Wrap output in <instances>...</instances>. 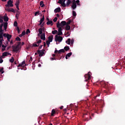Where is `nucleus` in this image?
Returning <instances> with one entry per match:
<instances>
[{
    "mask_svg": "<svg viewBox=\"0 0 125 125\" xmlns=\"http://www.w3.org/2000/svg\"><path fill=\"white\" fill-rule=\"evenodd\" d=\"M61 11V8L60 7L57 8L54 10V12L57 13V12H60Z\"/></svg>",
    "mask_w": 125,
    "mask_h": 125,
    "instance_id": "nucleus-11",
    "label": "nucleus"
},
{
    "mask_svg": "<svg viewBox=\"0 0 125 125\" xmlns=\"http://www.w3.org/2000/svg\"><path fill=\"white\" fill-rule=\"evenodd\" d=\"M61 27H62L61 23H59V21L58 22L57 24V27L58 28V29H59V28H62Z\"/></svg>",
    "mask_w": 125,
    "mask_h": 125,
    "instance_id": "nucleus-20",
    "label": "nucleus"
},
{
    "mask_svg": "<svg viewBox=\"0 0 125 125\" xmlns=\"http://www.w3.org/2000/svg\"><path fill=\"white\" fill-rule=\"evenodd\" d=\"M8 25V23L7 22H3L4 29L5 30L7 29V25Z\"/></svg>",
    "mask_w": 125,
    "mask_h": 125,
    "instance_id": "nucleus-10",
    "label": "nucleus"
},
{
    "mask_svg": "<svg viewBox=\"0 0 125 125\" xmlns=\"http://www.w3.org/2000/svg\"><path fill=\"white\" fill-rule=\"evenodd\" d=\"M10 44H13V40H11L10 42Z\"/></svg>",
    "mask_w": 125,
    "mask_h": 125,
    "instance_id": "nucleus-61",
    "label": "nucleus"
},
{
    "mask_svg": "<svg viewBox=\"0 0 125 125\" xmlns=\"http://www.w3.org/2000/svg\"><path fill=\"white\" fill-rule=\"evenodd\" d=\"M0 23H3V20L1 19H0Z\"/></svg>",
    "mask_w": 125,
    "mask_h": 125,
    "instance_id": "nucleus-59",
    "label": "nucleus"
},
{
    "mask_svg": "<svg viewBox=\"0 0 125 125\" xmlns=\"http://www.w3.org/2000/svg\"><path fill=\"white\" fill-rule=\"evenodd\" d=\"M42 42V41L41 40H40L39 41H38L37 42V43H41Z\"/></svg>",
    "mask_w": 125,
    "mask_h": 125,
    "instance_id": "nucleus-58",
    "label": "nucleus"
},
{
    "mask_svg": "<svg viewBox=\"0 0 125 125\" xmlns=\"http://www.w3.org/2000/svg\"><path fill=\"white\" fill-rule=\"evenodd\" d=\"M64 49L65 50V51H68L70 49V47H69L68 46H66L64 47Z\"/></svg>",
    "mask_w": 125,
    "mask_h": 125,
    "instance_id": "nucleus-26",
    "label": "nucleus"
},
{
    "mask_svg": "<svg viewBox=\"0 0 125 125\" xmlns=\"http://www.w3.org/2000/svg\"><path fill=\"white\" fill-rule=\"evenodd\" d=\"M40 4L41 7H44V4L43 3V1H41Z\"/></svg>",
    "mask_w": 125,
    "mask_h": 125,
    "instance_id": "nucleus-23",
    "label": "nucleus"
},
{
    "mask_svg": "<svg viewBox=\"0 0 125 125\" xmlns=\"http://www.w3.org/2000/svg\"><path fill=\"white\" fill-rule=\"evenodd\" d=\"M44 51H45V50L44 49H43L42 50H38L37 51V53L39 54L40 57H42V56H43L44 55Z\"/></svg>",
    "mask_w": 125,
    "mask_h": 125,
    "instance_id": "nucleus-2",
    "label": "nucleus"
},
{
    "mask_svg": "<svg viewBox=\"0 0 125 125\" xmlns=\"http://www.w3.org/2000/svg\"><path fill=\"white\" fill-rule=\"evenodd\" d=\"M33 46H34V47H38V46H39V45L37 44L33 43Z\"/></svg>",
    "mask_w": 125,
    "mask_h": 125,
    "instance_id": "nucleus-47",
    "label": "nucleus"
},
{
    "mask_svg": "<svg viewBox=\"0 0 125 125\" xmlns=\"http://www.w3.org/2000/svg\"><path fill=\"white\" fill-rule=\"evenodd\" d=\"M62 35H63V33H62V28H59L58 29V36H62Z\"/></svg>",
    "mask_w": 125,
    "mask_h": 125,
    "instance_id": "nucleus-8",
    "label": "nucleus"
},
{
    "mask_svg": "<svg viewBox=\"0 0 125 125\" xmlns=\"http://www.w3.org/2000/svg\"><path fill=\"white\" fill-rule=\"evenodd\" d=\"M55 41L59 42H61L63 41V38L61 36H58V35H55Z\"/></svg>",
    "mask_w": 125,
    "mask_h": 125,
    "instance_id": "nucleus-1",
    "label": "nucleus"
},
{
    "mask_svg": "<svg viewBox=\"0 0 125 125\" xmlns=\"http://www.w3.org/2000/svg\"><path fill=\"white\" fill-rule=\"evenodd\" d=\"M44 21V16H42V18L40 20V24H42V22Z\"/></svg>",
    "mask_w": 125,
    "mask_h": 125,
    "instance_id": "nucleus-21",
    "label": "nucleus"
},
{
    "mask_svg": "<svg viewBox=\"0 0 125 125\" xmlns=\"http://www.w3.org/2000/svg\"><path fill=\"white\" fill-rule=\"evenodd\" d=\"M71 29V26L70 25H65V30L66 31H69Z\"/></svg>",
    "mask_w": 125,
    "mask_h": 125,
    "instance_id": "nucleus-17",
    "label": "nucleus"
},
{
    "mask_svg": "<svg viewBox=\"0 0 125 125\" xmlns=\"http://www.w3.org/2000/svg\"><path fill=\"white\" fill-rule=\"evenodd\" d=\"M20 3V2L19 1H17L16 3H15V5L16 6H19Z\"/></svg>",
    "mask_w": 125,
    "mask_h": 125,
    "instance_id": "nucleus-36",
    "label": "nucleus"
},
{
    "mask_svg": "<svg viewBox=\"0 0 125 125\" xmlns=\"http://www.w3.org/2000/svg\"><path fill=\"white\" fill-rule=\"evenodd\" d=\"M18 17H19L18 14H16V18L17 19H18Z\"/></svg>",
    "mask_w": 125,
    "mask_h": 125,
    "instance_id": "nucleus-63",
    "label": "nucleus"
},
{
    "mask_svg": "<svg viewBox=\"0 0 125 125\" xmlns=\"http://www.w3.org/2000/svg\"><path fill=\"white\" fill-rule=\"evenodd\" d=\"M70 42H71V44H73V43H74V39H71Z\"/></svg>",
    "mask_w": 125,
    "mask_h": 125,
    "instance_id": "nucleus-54",
    "label": "nucleus"
},
{
    "mask_svg": "<svg viewBox=\"0 0 125 125\" xmlns=\"http://www.w3.org/2000/svg\"><path fill=\"white\" fill-rule=\"evenodd\" d=\"M56 113V111H55V109H53L52 110L51 116L52 117H54V114Z\"/></svg>",
    "mask_w": 125,
    "mask_h": 125,
    "instance_id": "nucleus-13",
    "label": "nucleus"
},
{
    "mask_svg": "<svg viewBox=\"0 0 125 125\" xmlns=\"http://www.w3.org/2000/svg\"><path fill=\"white\" fill-rule=\"evenodd\" d=\"M71 22H72V21H71V20H69L68 21L66 22V25H70V24H71Z\"/></svg>",
    "mask_w": 125,
    "mask_h": 125,
    "instance_id": "nucleus-38",
    "label": "nucleus"
},
{
    "mask_svg": "<svg viewBox=\"0 0 125 125\" xmlns=\"http://www.w3.org/2000/svg\"><path fill=\"white\" fill-rule=\"evenodd\" d=\"M71 7L73 10H75V9L77 8V4L76 3V0H72V5L71 6Z\"/></svg>",
    "mask_w": 125,
    "mask_h": 125,
    "instance_id": "nucleus-6",
    "label": "nucleus"
},
{
    "mask_svg": "<svg viewBox=\"0 0 125 125\" xmlns=\"http://www.w3.org/2000/svg\"><path fill=\"white\" fill-rule=\"evenodd\" d=\"M66 43H67V44H71V39L69 38L67 39V41H66Z\"/></svg>",
    "mask_w": 125,
    "mask_h": 125,
    "instance_id": "nucleus-25",
    "label": "nucleus"
},
{
    "mask_svg": "<svg viewBox=\"0 0 125 125\" xmlns=\"http://www.w3.org/2000/svg\"><path fill=\"white\" fill-rule=\"evenodd\" d=\"M22 65L23 66H24V65H25V64H26V62H25V61H23L21 63Z\"/></svg>",
    "mask_w": 125,
    "mask_h": 125,
    "instance_id": "nucleus-55",
    "label": "nucleus"
},
{
    "mask_svg": "<svg viewBox=\"0 0 125 125\" xmlns=\"http://www.w3.org/2000/svg\"><path fill=\"white\" fill-rule=\"evenodd\" d=\"M72 55V52L68 53L65 56V59H68V57H71Z\"/></svg>",
    "mask_w": 125,
    "mask_h": 125,
    "instance_id": "nucleus-15",
    "label": "nucleus"
},
{
    "mask_svg": "<svg viewBox=\"0 0 125 125\" xmlns=\"http://www.w3.org/2000/svg\"><path fill=\"white\" fill-rule=\"evenodd\" d=\"M42 45H41L40 46L39 48V49H42Z\"/></svg>",
    "mask_w": 125,
    "mask_h": 125,
    "instance_id": "nucleus-64",
    "label": "nucleus"
},
{
    "mask_svg": "<svg viewBox=\"0 0 125 125\" xmlns=\"http://www.w3.org/2000/svg\"><path fill=\"white\" fill-rule=\"evenodd\" d=\"M3 26V23H1L0 25V28L2 29V27Z\"/></svg>",
    "mask_w": 125,
    "mask_h": 125,
    "instance_id": "nucleus-56",
    "label": "nucleus"
},
{
    "mask_svg": "<svg viewBox=\"0 0 125 125\" xmlns=\"http://www.w3.org/2000/svg\"><path fill=\"white\" fill-rule=\"evenodd\" d=\"M2 37H4V38H7V34H6V33L3 34Z\"/></svg>",
    "mask_w": 125,
    "mask_h": 125,
    "instance_id": "nucleus-45",
    "label": "nucleus"
},
{
    "mask_svg": "<svg viewBox=\"0 0 125 125\" xmlns=\"http://www.w3.org/2000/svg\"><path fill=\"white\" fill-rule=\"evenodd\" d=\"M91 76V75L89 74V72H88L87 74H85L84 75L85 82H87V81H89V80H90Z\"/></svg>",
    "mask_w": 125,
    "mask_h": 125,
    "instance_id": "nucleus-5",
    "label": "nucleus"
},
{
    "mask_svg": "<svg viewBox=\"0 0 125 125\" xmlns=\"http://www.w3.org/2000/svg\"><path fill=\"white\" fill-rule=\"evenodd\" d=\"M72 14H73V16H74V17L77 16V13H76V11H72Z\"/></svg>",
    "mask_w": 125,
    "mask_h": 125,
    "instance_id": "nucleus-34",
    "label": "nucleus"
},
{
    "mask_svg": "<svg viewBox=\"0 0 125 125\" xmlns=\"http://www.w3.org/2000/svg\"><path fill=\"white\" fill-rule=\"evenodd\" d=\"M12 48L14 52H18L19 51V47H18V45H13L12 46Z\"/></svg>",
    "mask_w": 125,
    "mask_h": 125,
    "instance_id": "nucleus-4",
    "label": "nucleus"
},
{
    "mask_svg": "<svg viewBox=\"0 0 125 125\" xmlns=\"http://www.w3.org/2000/svg\"><path fill=\"white\" fill-rule=\"evenodd\" d=\"M65 52V50L63 49H60V50H55V53L57 54H61L62 53H64Z\"/></svg>",
    "mask_w": 125,
    "mask_h": 125,
    "instance_id": "nucleus-7",
    "label": "nucleus"
},
{
    "mask_svg": "<svg viewBox=\"0 0 125 125\" xmlns=\"http://www.w3.org/2000/svg\"><path fill=\"white\" fill-rule=\"evenodd\" d=\"M46 43L48 47H49V44H50V42H49V41H46Z\"/></svg>",
    "mask_w": 125,
    "mask_h": 125,
    "instance_id": "nucleus-43",
    "label": "nucleus"
},
{
    "mask_svg": "<svg viewBox=\"0 0 125 125\" xmlns=\"http://www.w3.org/2000/svg\"><path fill=\"white\" fill-rule=\"evenodd\" d=\"M47 25H51L52 26L53 25V21H49L46 22Z\"/></svg>",
    "mask_w": 125,
    "mask_h": 125,
    "instance_id": "nucleus-16",
    "label": "nucleus"
},
{
    "mask_svg": "<svg viewBox=\"0 0 125 125\" xmlns=\"http://www.w3.org/2000/svg\"><path fill=\"white\" fill-rule=\"evenodd\" d=\"M2 62H3V60H2V59L1 57H0V63L1 64Z\"/></svg>",
    "mask_w": 125,
    "mask_h": 125,
    "instance_id": "nucleus-50",
    "label": "nucleus"
},
{
    "mask_svg": "<svg viewBox=\"0 0 125 125\" xmlns=\"http://www.w3.org/2000/svg\"><path fill=\"white\" fill-rule=\"evenodd\" d=\"M2 28H0V39H2V35H3Z\"/></svg>",
    "mask_w": 125,
    "mask_h": 125,
    "instance_id": "nucleus-14",
    "label": "nucleus"
},
{
    "mask_svg": "<svg viewBox=\"0 0 125 125\" xmlns=\"http://www.w3.org/2000/svg\"><path fill=\"white\" fill-rule=\"evenodd\" d=\"M12 38V35H10L9 34L7 33V36L6 37L7 39H11Z\"/></svg>",
    "mask_w": 125,
    "mask_h": 125,
    "instance_id": "nucleus-30",
    "label": "nucleus"
},
{
    "mask_svg": "<svg viewBox=\"0 0 125 125\" xmlns=\"http://www.w3.org/2000/svg\"><path fill=\"white\" fill-rule=\"evenodd\" d=\"M32 61H33V58L31 57L29 61V63H32Z\"/></svg>",
    "mask_w": 125,
    "mask_h": 125,
    "instance_id": "nucleus-49",
    "label": "nucleus"
},
{
    "mask_svg": "<svg viewBox=\"0 0 125 125\" xmlns=\"http://www.w3.org/2000/svg\"><path fill=\"white\" fill-rule=\"evenodd\" d=\"M66 0H62V7H66V4H65V2Z\"/></svg>",
    "mask_w": 125,
    "mask_h": 125,
    "instance_id": "nucleus-24",
    "label": "nucleus"
},
{
    "mask_svg": "<svg viewBox=\"0 0 125 125\" xmlns=\"http://www.w3.org/2000/svg\"><path fill=\"white\" fill-rule=\"evenodd\" d=\"M43 46L44 47H45V46H46V43H45V42H43Z\"/></svg>",
    "mask_w": 125,
    "mask_h": 125,
    "instance_id": "nucleus-60",
    "label": "nucleus"
},
{
    "mask_svg": "<svg viewBox=\"0 0 125 125\" xmlns=\"http://www.w3.org/2000/svg\"><path fill=\"white\" fill-rule=\"evenodd\" d=\"M24 65H22L21 63H20L18 67H24Z\"/></svg>",
    "mask_w": 125,
    "mask_h": 125,
    "instance_id": "nucleus-51",
    "label": "nucleus"
},
{
    "mask_svg": "<svg viewBox=\"0 0 125 125\" xmlns=\"http://www.w3.org/2000/svg\"><path fill=\"white\" fill-rule=\"evenodd\" d=\"M37 15H40V12L37 11L35 13V16H37Z\"/></svg>",
    "mask_w": 125,
    "mask_h": 125,
    "instance_id": "nucleus-44",
    "label": "nucleus"
},
{
    "mask_svg": "<svg viewBox=\"0 0 125 125\" xmlns=\"http://www.w3.org/2000/svg\"><path fill=\"white\" fill-rule=\"evenodd\" d=\"M9 61L11 62V63H13V62H14V59L13 57H12V58L9 60Z\"/></svg>",
    "mask_w": 125,
    "mask_h": 125,
    "instance_id": "nucleus-33",
    "label": "nucleus"
},
{
    "mask_svg": "<svg viewBox=\"0 0 125 125\" xmlns=\"http://www.w3.org/2000/svg\"><path fill=\"white\" fill-rule=\"evenodd\" d=\"M2 47L3 48H6V45H4L3 44L2 45Z\"/></svg>",
    "mask_w": 125,
    "mask_h": 125,
    "instance_id": "nucleus-57",
    "label": "nucleus"
},
{
    "mask_svg": "<svg viewBox=\"0 0 125 125\" xmlns=\"http://www.w3.org/2000/svg\"><path fill=\"white\" fill-rule=\"evenodd\" d=\"M41 39L43 41H45V33H43L41 35Z\"/></svg>",
    "mask_w": 125,
    "mask_h": 125,
    "instance_id": "nucleus-9",
    "label": "nucleus"
},
{
    "mask_svg": "<svg viewBox=\"0 0 125 125\" xmlns=\"http://www.w3.org/2000/svg\"><path fill=\"white\" fill-rule=\"evenodd\" d=\"M21 42H18V44L17 45H18V47H19V45H21Z\"/></svg>",
    "mask_w": 125,
    "mask_h": 125,
    "instance_id": "nucleus-62",
    "label": "nucleus"
},
{
    "mask_svg": "<svg viewBox=\"0 0 125 125\" xmlns=\"http://www.w3.org/2000/svg\"><path fill=\"white\" fill-rule=\"evenodd\" d=\"M6 7H13V1L9 0L7 4L5 5Z\"/></svg>",
    "mask_w": 125,
    "mask_h": 125,
    "instance_id": "nucleus-3",
    "label": "nucleus"
},
{
    "mask_svg": "<svg viewBox=\"0 0 125 125\" xmlns=\"http://www.w3.org/2000/svg\"><path fill=\"white\" fill-rule=\"evenodd\" d=\"M14 25L15 27H17L18 26V23H17V21H15L14 23Z\"/></svg>",
    "mask_w": 125,
    "mask_h": 125,
    "instance_id": "nucleus-42",
    "label": "nucleus"
},
{
    "mask_svg": "<svg viewBox=\"0 0 125 125\" xmlns=\"http://www.w3.org/2000/svg\"><path fill=\"white\" fill-rule=\"evenodd\" d=\"M2 56H7V52H5L3 53Z\"/></svg>",
    "mask_w": 125,
    "mask_h": 125,
    "instance_id": "nucleus-37",
    "label": "nucleus"
},
{
    "mask_svg": "<svg viewBox=\"0 0 125 125\" xmlns=\"http://www.w3.org/2000/svg\"><path fill=\"white\" fill-rule=\"evenodd\" d=\"M39 32L40 35H42V28H40L39 30Z\"/></svg>",
    "mask_w": 125,
    "mask_h": 125,
    "instance_id": "nucleus-27",
    "label": "nucleus"
},
{
    "mask_svg": "<svg viewBox=\"0 0 125 125\" xmlns=\"http://www.w3.org/2000/svg\"><path fill=\"white\" fill-rule=\"evenodd\" d=\"M58 3L61 4L62 6V3H63V0H59V1H58Z\"/></svg>",
    "mask_w": 125,
    "mask_h": 125,
    "instance_id": "nucleus-31",
    "label": "nucleus"
},
{
    "mask_svg": "<svg viewBox=\"0 0 125 125\" xmlns=\"http://www.w3.org/2000/svg\"><path fill=\"white\" fill-rule=\"evenodd\" d=\"M4 40H3V37L2 36V38H0V44H2V42Z\"/></svg>",
    "mask_w": 125,
    "mask_h": 125,
    "instance_id": "nucleus-32",
    "label": "nucleus"
},
{
    "mask_svg": "<svg viewBox=\"0 0 125 125\" xmlns=\"http://www.w3.org/2000/svg\"><path fill=\"white\" fill-rule=\"evenodd\" d=\"M76 4H77V5H80V0H77L75 1Z\"/></svg>",
    "mask_w": 125,
    "mask_h": 125,
    "instance_id": "nucleus-40",
    "label": "nucleus"
},
{
    "mask_svg": "<svg viewBox=\"0 0 125 125\" xmlns=\"http://www.w3.org/2000/svg\"><path fill=\"white\" fill-rule=\"evenodd\" d=\"M48 39V41H47V42H51L53 40V36H49Z\"/></svg>",
    "mask_w": 125,
    "mask_h": 125,
    "instance_id": "nucleus-12",
    "label": "nucleus"
},
{
    "mask_svg": "<svg viewBox=\"0 0 125 125\" xmlns=\"http://www.w3.org/2000/svg\"><path fill=\"white\" fill-rule=\"evenodd\" d=\"M22 35H23V36H25V35H26V32L25 31H23L22 33Z\"/></svg>",
    "mask_w": 125,
    "mask_h": 125,
    "instance_id": "nucleus-52",
    "label": "nucleus"
},
{
    "mask_svg": "<svg viewBox=\"0 0 125 125\" xmlns=\"http://www.w3.org/2000/svg\"><path fill=\"white\" fill-rule=\"evenodd\" d=\"M57 33H58V31L56 30L52 31V34H53V35H55L57 34Z\"/></svg>",
    "mask_w": 125,
    "mask_h": 125,
    "instance_id": "nucleus-28",
    "label": "nucleus"
},
{
    "mask_svg": "<svg viewBox=\"0 0 125 125\" xmlns=\"http://www.w3.org/2000/svg\"><path fill=\"white\" fill-rule=\"evenodd\" d=\"M5 10H6V11H8V12H11V9L9 8V7H6Z\"/></svg>",
    "mask_w": 125,
    "mask_h": 125,
    "instance_id": "nucleus-29",
    "label": "nucleus"
},
{
    "mask_svg": "<svg viewBox=\"0 0 125 125\" xmlns=\"http://www.w3.org/2000/svg\"><path fill=\"white\" fill-rule=\"evenodd\" d=\"M100 96V93H99L95 97V98H96V97H98Z\"/></svg>",
    "mask_w": 125,
    "mask_h": 125,
    "instance_id": "nucleus-53",
    "label": "nucleus"
},
{
    "mask_svg": "<svg viewBox=\"0 0 125 125\" xmlns=\"http://www.w3.org/2000/svg\"><path fill=\"white\" fill-rule=\"evenodd\" d=\"M11 12H13V13H15V10L13 8H11Z\"/></svg>",
    "mask_w": 125,
    "mask_h": 125,
    "instance_id": "nucleus-46",
    "label": "nucleus"
},
{
    "mask_svg": "<svg viewBox=\"0 0 125 125\" xmlns=\"http://www.w3.org/2000/svg\"><path fill=\"white\" fill-rule=\"evenodd\" d=\"M30 33H31V31H30V29H27L26 31V35L30 34Z\"/></svg>",
    "mask_w": 125,
    "mask_h": 125,
    "instance_id": "nucleus-41",
    "label": "nucleus"
},
{
    "mask_svg": "<svg viewBox=\"0 0 125 125\" xmlns=\"http://www.w3.org/2000/svg\"><path fill=\"white\" fill-rule=\"evenodd\" d=\"M57 19H58V18H57V17H55L53 21L54 22H56L57 21Z\"/></svg>",
    "mask_w": 125,
    "mask_h": 125,
    "instance_id": "nucleus-48",
    "label": "nucleus"
},
{
    "mask_svg": "<svg viewBox=\"0 0 125 125\" xmlns=\"http://www.w3.org/2000/svg\"><path fill=\"white\" fill-rule=\"evenodd\" d=\"M16 40H17V42H21V39H20V38H19V37H17L16 38Z\"/></svg>",
    "mask_w": 125,
    "mask_h": 125,
    "instance_id": "nucleus-39",
    "label": "nucleus"
},
{
    "mask_svg": "<svg viewBox=\"0 0 125 125\" xmlns=\"http://www.w3.org/2000/svg\"><path fill=\"white\" fill-rule=\"evenodd\" d=\"M61 24L62 25V27H64V26L66 25V22L65 21H62L61 22Z\"/></svg>",
    "mask_w": 125,
    "mask_h": 125,
    "instance_id": "nucleus-19",
    "label": "nucleus"
},
{
    "mask_svg": "<svg viewBox=\"0 0 125 125\" xmlns=\"http://www.w3.org/2000/svg\"><path fill=\"white\" fill-rule=\"evenodd\" d=\"M0 73L1 74H3V73H4V71H3V67H1L0 69Z\"/></svg>",
    "mask_w": 125,
    "mask_h": 125,
    "instance_id": "nucleus-35",
    "label": "nucleus"
},
{
    "mask_svg": "<svg viewBox=\"0 0 125 125\" xmlns=\"http://www.w3.org/2000/svg\"><path fill=\"white\" fill-rule=\"evenodd\" d=\"M70 3H72V1H71V0H68L67 2L66 3V6H69V5H70Z\"/></svg>",
    "mask_w": 125,
    "mask_h": 125,
    "instance_id": "nucleus-22",
    "label": "nucleus"
},
{
    "mask_svg": "<svg viewBox=\"0 0 125 125\" xmlns=\"http://www.w3.org/2000/svg\"><path fill=\"white\" fill-rule=\"evenodd\" d=\"M3 19L5 22H8L9 19L8 18V17L4 16Z\"/></svg>",
    "mask_w": 125,
    "mask_h": 125,
    "instance_id": "nucleus-18",
    "label": "nucleus"
}]
</instances>
